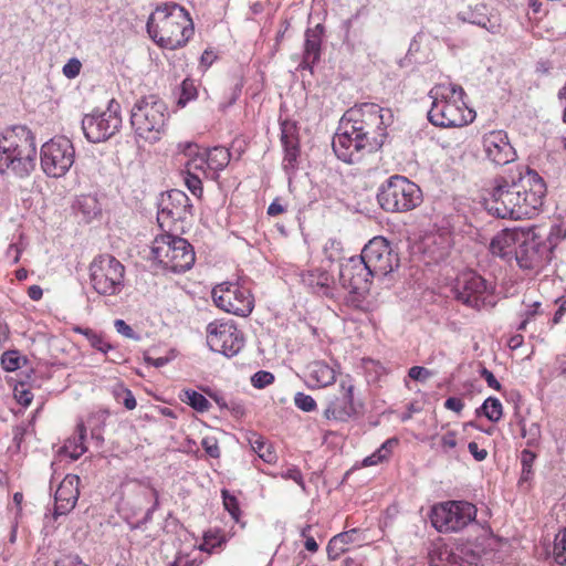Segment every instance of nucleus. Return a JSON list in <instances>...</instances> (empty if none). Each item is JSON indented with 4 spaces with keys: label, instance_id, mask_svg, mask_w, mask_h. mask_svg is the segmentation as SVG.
Segmentation results:
<instances>
[{
    "label": "nucleus",
    "instance_id": "nucleus-62",
    "mask_svg": "<svg viewBox=\"0 0 566 566\" xmlns=\"http://www.w3.org/2000/svg\"><path fill=\"white\" fill-rule=\"evenodd\" d=\"M480 375L482 378H484V380L486 381L489 387H491L492 389H495V390L501 389V384L497 381V379L495 378V376L493 375L492 371H490L486 368H482L480 371Z\"/></svg>",
    "mask_w": 566,
    "mask_h": 566
},
{
    "label": "nucleus",
    "instance_id": "nucleus-38",
    "mask_svg": "<svg viewBox=\"0 0 566 566\" xmlns=\"http://www.w3.org/2000/svg\"><path fill=\"white\" fill-rule=\"evenodd\" d=\"M481 408L484 416L492 422H497L502 418V403L497 398L489 397Z\"/></svg>",
    "mask_w": 566,
    "mask_h": 566
},
{
    "label": "nucleus",
    "instance_id": "nucleus-39",
    "mask_svg": "<svg viewBox=\"0 0 566 566\" xmlns=\"http://www.w3.org/2000/svg\"><path fill=\"white\" fill-rule=\"evenodd\" d=\"M78 208L88 220L101 213V207L96 198L92 196H83L78 200Z\"/></svg>",
    "mask_w": 566,
    "mask_h": 566
},
{
    "label": "nucleus",
    "instance_id": "nucleus-46",
    "mask_svg": "<svg viewBox=\"0 0 566 566\" xmlns=\"http://www.w3.org/2000/svg\"><path fill=\"white\" fill-rule=\"evenodd\" d=\"M294 403L300 410L304 412H312L317 408L315 399L312 396L306 395L304 392L295 394Z\"/></svg>",
    "mask_w": 566,
    "mask_h": 566
},
{
    "label": "nucleus",
    "instance_id": "nucleus-59",
    "mask_svg": "<svg viewBox=\"0 0 566 566\" xmlns=\"http://www.w3.org/2000/svg\"><path fill=\"white\" fill-rule=\"evenodd\" d=\"M442 449L448 452L457 447V434L453 431H449L443 434L440 439Z\"/></svg>",
    "mask_w": 566,
    "mask_h": 566
},
{
    "label": "nucleus",
    "instance_id": "nucleus-32",
    "mask_svg": "<svg viewBox=\"0 0 566 566\" xmlns=\"http://www.w3.org/2000/svg\"><path fill=\"white\" fill-rule=\"evenodd\" d=\"M398 443L397 438L387 439L374 453L361 461V467H374L388 461Z\"/></svg>",
    "mask_w": 566,
    "mask_h": 566
},
{
    "label": "nucleus",
    "instance_id": "nucleus-35",
    "mask_svg": "<svg viewBox=\"0 0 566 566\" xmlns=\"http://www.w3.org/2000/svg\"><path fill=\"white\" fill-rule=\"evenodd\" d=\"M353 533L355 531L337 534L328 542L327 554L331 559H336L346 551V545L352 541Z\"/></svg>",
    "mask_w": 566,
    "mask_h": 566
},
{
    "label": "nucleus",
    "instance_id": "nucleus-64",
    "mask_svg": "<svg viewBox=\"0 0 566 566\" xmlns=\"http://www.w3.org/2000/svg\"><path fill=\"white\" fill-rule=\"evenodd\" d=\"M468 449L476 461H483L488 457V451L480 449L476 442H470Z\"/></svg>",
    "mask_w": 566,
    "mask_h": 566
},
{
    "label": "nucleus",
    "instance_id": "nucleus-40",
    "mask_svg": "<svg viewBox=\"0 0 566 566\" xmlns=\"http://www.w3.org/2000/svg\"><path fill=\"white\" fill-rule=\"evenodd\" d=\"M554 559L559 565H566V528L558 532L555 536Z\"/></svg>",
    "mask_w": 566,
    "mask_h": 566
},
{
    "label": "nucleus",
    "instance_id": "nucleus-55",
    "mask_svg": "<svg viewBox=\"0 0 566 566\" xmlns=\"http://www.w3.org/2000/svg\"><path fill=\"white\" fill-rule=\"evenodd\" d=\"M535 460V453L525 449L521 453L522 473L527 475L532 472V465Z\"/></svg>",
    "mask_w": 566,
    "mask_h": 566
},
{
    "label": "nucleus",
    "instance_id": "nucleus-20",
    "mask_svg": "<svg viewBox=\"0 0 566 566\" xmlns=\"http://www.w3.org/2000/svg\"><path fill=\"white\" fill-rule=\"evenodd\" d=\"M354 384L352 379H342L339 382V395L328 398L324 410L327 420L345 422L357 413L354 402Z\"/></svg>",
    "mask_w": 566,
    "mask_h": 566
},
{
    "label": "nucleus",
    "instance_id": "nucleus-31",
    "mask_svg": "<svg viewBox=\"0 0 566 566\" xmlns=\"http://www.w3.org/2000/svg\"><path fill=\"white\" fill-rule=\"evenodd\" d=\"M138 497L137 504L140 507L144 503H151V506L147 509L142 523H148L153 518V514L159 507V494L158 491L150 485H139L136 492Z\"/></svg>",
    "mask_w": 566,
    "mask_h": 566
},
{
    "label": "nucleus",
    "instance_id": "nucleus-5",
    "mask_svg": "<svg viewBox=\"0 0 566 566\" xmlns=\"http://www.w3.org/2000/svg\"><path fill=\"white\" fill-rule=\"evenodd\" d=\"M463 95V88L457 84L433 86L429 92L432 99L428 112L430 123L439 127H462L473 122L475 113L465 106Z\"/></svg>",
    "mask_w": 566,
    "mask_h": 566
},
{
    "label": "nucleus",
    "instance_id": "nucleus-34",
    "mask_svg": "<svg viewBox=\"0 0 566 566\" xmlns=\"http://www.w3.org/2000/svg\"><path fill=\"white\" fill-rule=\"evenodd\" d=\"M252 450L266 463L276 461V453L271 444H269L261 436L253 434L250 439Z\"/></svg>",
    "mask_w": 566,
    "mask_h": 566
},
{
    "label": "nucleus",
    "instance_id": "nucleus-2",
    "mask_svg": "<svg viewBox=\"0 0 566 566\" xmlns=\"http://www.w3.org/2000/svg\"><path fill=\"white\" fill-rule=\"evenodd\" d=\"M546 186L534 170H527L517 181L493 180L484 197L486 210L497 218L514 220L532 218L543 205Z\"/></svg>",
    "mask_w": 566,
    "mask_h": 566
},
{
    "label": "nucleus",
    "instance_id": "nucleus-43",
    "mask_svg": "<svg viewBox=\"0 0 566 566\" xmlns=\"http://www.w3.org/2000/svg\"><path fill=\"white\" fill-rule=\"evenodd\" d=\"M21 359L18 350H7L1 356V365L6 371H14L21 367Z\"/></svg>",
    "mask_w": 566,
    "mask_h": 566
},
{
    "label": "nucleus",
    "instance_id": "nucleus-60",
    "mask_svg": "<svg viewBox=\"0 0 566 566\" xmlns=\"http://www.w3.org/2000/svg\"><path fill=\"white\" fill-rule=\"evenodd\" d=\"M55 566H88L77 555H67L55 563Z\"/></svg>",
    "mask_w": 566,
    "mask_h": 566
},
{
    "label": "nucleus",
    "instance_id": "nucleus-16",
    "mask_svg": "<svg viewBox=\"0 0 566 566\" xmlns=\"http://www.w3.org/2000/svg\"><path fill=\"white\" fill-rule=\"evenodd\" d=\"M214 304L222 311L245 317L253 307V296L250 291L238 283L223 282L212 290Z\"/></svg>",
    "mask_w": 566,
    "mask_h": 566
},
{
    "label": "nucleus",
    "instance_id": "nucleus-29",
    "mask_svg": "<svg viewBox=\"0 0 566 566\" xmlns=\"http://www.w3.org/2000/svg\"><path fill=\"white\" fill-rule=\"evenodd\" d=\"M86 428L83 422L76 426V436L70 438L64 443L62 451L72 460H77L82 454L87 451L85 446Z\"/></svg>",
    "mask_w": 566,
    "mask_h": 566
},
{
    "label": "nucleus",
    "instance_id": "nucleus-18",
    "mask_svg": "<svg viewBox=\"0 0 566 566\" xmlns=\"http://www.w3.org/2000/svg\"><path fill=\"white\" fill-rule=\"evenodd\" d=\"M552 259L551 245L542 241L532 231H525L524 237L515 250V260L521 269L538 272Z\"/></svg>",
    "mask_w": 566,
    "mask_h": 566
},
{
    "label": "nucleus",
    "instance_id": "nucleus-4",
    "mask_svg": "<svg viewBox=\"0 0 566 566\" xmlns=\"http://www.w3.org/2000/svg\"><path fill=\"white\" fill-rule=\"evenodd\" d=\"M36 147L32 132L22 125L12 126L0 134V172L10 171L28 177L35 168Z\"/></svg>",
    "mask_w": 566,
    "mask_h": 566
},
{
    "label": "nucleus",
    "instance_id": "nucleus-13",
    "mask_svg": "<svg viewBox=\"0 0 566 566\" xmlns=\"http://www.w3.org/2000/svg\"><path fill=\"white\" fill-rule=\"evenodd\" d=\"M494 289L492 281L485 280L476 272L469 271L458 277L455 285L457 298L473 308L494 306Z\"/></svg>",
    "mask_w": 566,
    "mask_h": 566
},
{
    "label": "nucleus",
    "instance_id": "nucleus-52",
    "mask_svg": "<svg viewBox=\"0 0 566 566\" xmlns=\"http://www.w3.org/2000/svg\"><path fill=\"white\" fill-rule=\"evenodd\" d=\"M201 447L206 451V453L211 458H219L220 457V448L218 444V441L213 437H206L201 440Z\"/></svg>",
    "mask_w": 566,
    "mask_h": 566
},
{
    "label": "nucleus",
    "instance_id": "nucleus-9",
    "mask_svg": "<svg viewBox=\"0 0 566 566\" xmlns=\"http://www.w3.org/2000/svg\"><path fill=\"white\" fill-rule=\"evenodd\" d=\"M380 207L389 212H403L418 207L422 200L420 188L403 176H391L377 195Z\"/></svg>",
    "mask_w": 566,
    "mask_h": 566
},
{
    "label": "nucleus",
    "instance_id": "nucleus-42",
    "mask_svg": "<svg viewBox=\"0 0 566 566\" xmlns=\"http://www.w3.org/2000/svg\"><path fill=\"white\" fill-rule=\"evenodd\" d=\"M542 304L541 302L534 301L525 306L524 312L522 313V321L517 326L518 331L526 329L527 324L535 318L536 315L542 314Z\"/></svg>",
    "mask_w": 566,
    "mask_h": 566
},
{
    "label": "nucleus",
    "instance_id": "nucleus-11",
    "mask_svg": "<svg viewBox=\"0 0 566 566\" xmlns=\"http://www.w3.org/2000/svg\"><path fill=\"white\" fill-rule=\"evenodd\" d=\"M476 518V507L467 501H447L432 506L430 521L440 533H457Z\"/></svg>",
    "mask_w": 566,
    "mask_h": 566
},
{
    "label": "nucleus",
    "instance_id": "nucleus-28",
    "mask_svg": "<svg viewBox=\"0 0 566 566\" xmlns=\"http://www.w3.org/2000/svg\"><path fill=\"white\" fill-rule=\"evenodd\" d=\"M459 18L464 22L495 32L496 25L494 23L488 24L490 22L489 9L484 3L468 6L467 9L459 12Z\"/></svg>",
    "mask_w": 566,
    "mask_h": 566
},
{
    "label": "nucleus",
    "instance_id": "nucleus-63",
    "mask_svg": "<svg viewBox=\"0 0 566 566\" xmlns=\"http://www.w3.org/2000/svg\"><path fill=\"white\" fill-rule=\"evenodd\" d=\"M444 407L448 410H452V411H454L457 413H460L463 410V408H464V403H463V401L460 398L449 397L444 401Z\"/></svg>",
    "mask_w": 566,
    "mask_h": 566
},
{
    "label": "nucleus",
    "instance_id": "nucleus-37",
    "mask_svg": "<svg viewBox=\"0 0 566 566\" xmlns=\"http://www.w3.org/2000/svg\"><path fill=\"white\" fill-rule=\"evenodd\" d=\"M184 397L182 400L199 412L207 411L210 408L209 400L196 390H184Z\"/></svg>",
    "mask_w": 566,
    "mask_h": 566
},
{
    "label": "nucleus",
    "instance_id": "nucleus-57",
    "mask_svg": "<svg viewBox=\"0 0 566 566\" xmlns=\"http://www.w3.org/2000/svg\"><path fill=\"white\" fill-rule=\"evenodd\" d=\"M81 67H82V64L77 59H71L63 66V74L67 78H74L80 74Z\"/></svg>",
    "mask_w": 566,
    "mask_h": 566
},
{
    "label": "nucleus",
    "instance_id": "nucleus-44",
    "mask_svg": "<svg viewBox=\"0 0 566 566\" xmlns=\"http://www.w3.org/2000/svg\"><path fill=\"white\" fill-rule=\"evenodd\" d=\"M197 97V87L192 80L186 78L181 83V93L178 99V105L185 106L188 102Z\"/></svg>",
    "mask_w": 566,
    "mask_h": 566
},
{
    "label": "nucleus",
    "instance_id": "nucleus-3",
    "mask_svg": "<svg viewBox=\"0 0 566 566\" xmlns=\"http://www.w3.org/2000/svg\"><path fill=\"white\" fill-rule=\"evenodd\" d=\"M147 32L159 46L176 50L192 36L193 23L184 7L175 2L164 3L148 18Z\"/></svg>",
    "mask_w": 566,
    "mask_h": 566
},
{
    "label": "nucleus",
    "instance_id": "nucleus-25",
    "mask_svg": "<svg viewBox=\"0 0 566 566\" xmlns=\"http://www.w3.org/2000/svg\"><path fill=\"white\" fill-rule=\"evenodd\" d=\"M420 249L428 262L438 263L444 260L451 249V238L448 232H434L426 234L420 243Z\"/></svg>",
    "mask_w": 566,
    "mask_h": 566
},
{
    "label": "nucleus",
    "instance_id": "nucleus-10",
    "mask_svg": "<svg viewBox=\"0 0 566 566\" xmlns=\"http://www.w3.org/2000/svg\"><path fill=\"white\" fill-rule=\"evenodd\" d=\"M90 283L103 296L118 295L125 286V266L111 254H101L90 264Z\"/></svg>",
    "mask_w": 566,
    "mask_h": 566
},
{
    "label": "nucleus",
    "instance_id": "nucleus-19",
    "mask_svg": "<svg viewBox=\"0 0 566 566\" xmlns=\"http://www.w3.org/2000/svg\"><path fill=\"white\" fill-rule=\"evenodd\" d=\"M375 277L361 255L345 259L339 265V282L349 293L365 294Z\"/></svg>",
    "mask_w": 566,
    "mask_h": 566
},
{
    "label": "nucleus",
    "instance_id": "nucleus-24",
    "mask_svg": "<svg viewBox=\"0 0 566 566\" xmlns=\"http://www.w3.org/2000/svg\"><path fill=\"white\" fill-rule=\"evenodd\" d=\"M525 230L518 228L500 231L490 242L491 253L503 259L515 256V250L520 245Z\"/></svg>",
    "mask_w": 566,
    "mask_h": 566
},
{
    "label": "nucleus",
    "instance_id": "nucleus-21",
    "mask_svg": "<svg viewBox=\"0 0 566 566\" xmlns=\"http://www.w3.org/2000/svg\"><path fill=\"white\" fill-rule=\"evenodd\" d=\"M485 157L494 165H506L515 159V150L503 130H493L483 136Z\"/></svg>",
    "mask_w": 566,
    "mask_h": 566
},
{
    "label": "nucleus",
    "instance_id": "nucleus-14",
    "mask_svg": "<svg viewBox=\"0 0 566 566\" xmlns=\"http://www.w3.org/2000/svg\"><path fill=\"white\" fill-rule=\"evenodd\" d=\"M122 126L120 105L111 99L103 112H93L82 119V129L91 143H101L115 135Z\"/></svg>",
    "mask_w": 566,
    "mask_h": 566
},
{
    "label": "nucleus",
    "instance_id": "nucleus-30",
    "mask_svg": "<svg viewBox=\"0 0 566 566\" xmlns=\"http://www.w3.org/2000/svg\"><path fill=\"white\" fill-rule=\"evenodd\" d=\"M205 153L208 158V170L211 172V178L216 179L218 177V172L229 165L231 154L224 147H213Z\"/></svg>",
    "mask_w": 566,
    "mask_h": 566
},
{
    "label": "nucleus",
    "instance_id": "nucleus-50",
    "mask_svg": "<svg viewBox=\"0 0 566 566\" xmlns=\"http://www.w3.org/2000/svg\"><path fill=\"white\" fill-rule=\"evenodd\" d=\"M342 244L337 240H328L324 247V254L331 261H337L340 259Z\"/></svg>",
    "mask_w": 566,
    "mask_h": 566
},
{
    "label": "nucleus",
    "instance_id": "nucleus-27",
    "mask_svg": "<svg viewBox=\"0 0 566 566\" xmlns=\"http://www.w3.org/2000/svg\"><path fill=\"white\" fill-rule=\"evenodd\" d=\"M324 28L322 24H317L314 28H310L305 31V43L302 67L312 69V66L319 60L322 35Z\"/></svg>",
    "mask_w": 566,
    "mask_h": 566
},
{
    "label": "nucleus",
    "instance_id": "nucleus-26",
    "mask_svg": "<svg viewBox=\"0 0 566 566\" xmlns=\"http://www.w3.org/2000/svg\"><path fill=\"white\" fill-rule=\"evenodd\" d=\"M304 381L308 388H323L334 384L336 370L323 360H314L304 369Z\"/></svg>",
    "mask_w": 566,
    "mask_h": 566
},
{
    "label": "nucleus",
    "instance_id": "nucleus-56",
    "mask_svg": "<svg viewBox=\"0 0 566 566\" xmlns=\"http://www.w3.org/2000/svg\"><path fill=\"white\" fill-rule=\"evenodd\" d=\"M520 427H521V434L523 438H526L527 434L531 436L530 440H528V444H531L532 442H534L537 437L539 436V427L537 423L533 422L531 423L530 428L526 429V423L524 420H521L520 421Z\"/></svg>",
    "mask_w": 566,
    "mask_h": 566
},
{
    "label": "nucleus",
    "instance_id": "nucleus-47",
    "mask_svg": "<svg viewBox=\"0 0 566 566\" xmlns=\"http://www.w3.org/2000/svg\"><path fill=\"white\" fill-rule=\"evenodd\" d=\"M566 239V221H560L552 226L549 235H548V245H551V251L553 247H555L559 241Z\"/></svg>",
    "mask_w": 566,
    "mask_h": 566
},
{
    "label": "nucleus",
    "instance_id": "nucleus-54",
    "mask_svg": "<svg viewBox=\"0 0 566 566\" xmlns=\"http://www.w3.org/2000/svg\"><path fill=\"white\" fill-rule=\"evenodd\" d=\"M114 327L116 332L127 338L138 340L139 336L133 331V328L124 321L116 319L114 322Z\"/></svg>",
    "mask_w": 566,
    "mask_h": 566
},
{
    "label": "nucleus",
    "instance_id": "nucleus-49",
    "mask_svg": "<svg viewBox=\"0 0 566 566\" xmlns=\"http://www.w3.org/2000/svg\"><path fill=\"white\" fill-rule=\"evenodd\" d=\"M274 381V375L266 370H259L251 377V382L255 388H264Z\"/></svg>",
    "mask_w": 566,
    "mask_h": 566
},
{
    "label": "nucleus",
    "instance_id": "nucleus-61",
    "mask_svg": "<svg viewBox=\"0 0 566 566\" xmlns=\"http://www.w3.org/2000/svg\"><path fill=\"white\" fill-rule=\"evenodd\" d=\"M311 526H306L302 530L301 535L305 538L304 546L311 553H316L318 549V544L316 543L313 536L307 535Z\"/></svg>",
    "mask_w": 566,
    "mask_h": 566
},
{
    "label": "nucleus",
    "instance_id": "nucleus-58",
    "mask_svg": "<svg viewBox=\"0 0 566 566\" xmlns=\"http://www.w3.org/2000/svg\"><path fill=\"white\" fill-rule=\"evenodd\" d=\"M281 475H282L283 479L293 480L302 489H305V484H304V481H303L302 473H301V471L297 468H295V467L289 468L286 471L282 472Z\"/></svg>",
    "mask_w": 566,
    "mask_h": 566
},
{
    "label": "nucleus",
    "instance_id": "nucleus-45",
    "mask_svg": "<svg viewBox=\"0 0 566 566\" xmlns=\"http://www.w3.org/2000/svg\"><path fill=\"white\" fill-rule=\"evenodd\" d=\"M185 185L189 189V191L200 198L202 195V181L199 174H196L193 171H190L187 169L186 176H185Z\"/></svg>",
    "mask_w": 566,
    "mask_h": 566
},
{
    "label": "nucleus",
    "instance_id": "nucleus-33",
    "mask_svg": "<svg viewBox=\"0 0 566 566\" xmlns=\"http://www.w3.org/2000/svg\"><path fill=\"white\" fill-rule=\"evenodd\" d=\"M76 333L82 334L87 339L88 344L96 350L108 354L114 349V346L105 338L101 333H97L91 328L76 327Z\"/></svg>",
    "mask_w": 566,
    "mask_h": 566
},
{
    "label": "nucleus",
    "instance_id": "nucleus-1",
    "mask_svg": "<svg viewBox=\"0 0 566 566\" xmlns=\"http://www.w3.org/2000/svg\"><path fill=\"white\" fill-rule=\"evenodd\" d=\"M392 117L389 108L374 103H363L346 111L332 140L337 158L355 164L378 150L385 143Z\"/></svg>",
    "mask_w": 566,
    "mask_h": 566
},
{
    "label": "nucleus",
    "instance_id": "nucleus-6",
    "mask_svg": "<svg viewBox=\"0 0 566 566\" xmlns=\"http://www.w3.org/2000/svg\"><path fill=\"white\" fill-rule=\"evenodd\" d=\"M167 119V105L155 95L137 101L130 111V125L135 137L148 144H155L161 139Z\"/></svg>",
    "mask_w": 566,
    "mask_h": 566
},
{
    "label": "nucleus",
    "instance_id": "nucleus-53",
    "mask_svg": "<svg viewBox=\"0 0 566 566\" xmlns=\"http://www.w3.org/2000/svg\"><path fill=\"white\" fill-rule=\"evenodd\" d=\"M408 376L416 381L424 382L432 376V371L421 366H413L409 369Z\"/></svg>",
    "mask_w": 566,
    "mask_h": 566
},
{
    "label": "nucleus",
    "instance_id": "nucleus-48",
    "mask_svg": "<svg viewBox=\"0 0 566 566\" xmlns=\"http://www.w3.org/2000/svg\"><path fill=\"white\" fill-rule=\"evenodd\" d=\"M222 500L224 509L230 513V515L239 521L240 517V507L237 497L230 494L227 490H222Z\"/></svg>",
    "mask_w": 566,
    "mask_h": 566
},
{
    "label": "nucleus",
    "instance_id": "nucleus-23",
    "mask_svg": "<svg viewBox=\"0 0 566 566\" xmlns=\"http://www.w3.org/2000/svg\"><path fill=\"white\" fill-rule=\"evenodd\" d=\"M281 142L284 148L282 167L289 176V179H291L297 168V159L300 156L298 139L295 135L294 124L285 122L281 125Z\"/></svg>",
    "mask_w": 566,
    "mask_h": 566
},
{
    "label": "nucleus",
    "instance_id": "nucleus-17",
    "mask_svg": "<svg viewBox=\"0 0 566 566\" xmlns=\"http://www.w3.org/2000/svg\"><path fill=\"white\" fill-rule=\"evenodd\" d=\"M207 345L212 352L232 357L242 349L244 338L231 321H213L207 326Z\"/></svg>",
    "mask_w": 566,
    "mask_h": 566
},
{
    "label": "nucleus",
    "instance_id": "nucleus-8",
    "mask_svg": "<svg viewBox=\"0 0 566 566\" xmlns=\"http://www.w3.org/2000/svg\"><path fill=\"white\" fill-rule=\"evenodd\" d=\"M491 538L482 537L452 548L443 543L434 544L429 553L431 566H479L492 551Z\"/></svg>",
    "mask_w": 566,
    "mask_h": 566
},
{
    "label": "nucleus",
    "instance_id": "nucleus-51",
    "mask_svg": "<svg viewBox=\"0 0 566 566\" xmlns=\"http://www.w3.org/2000/svg\"><path fill=\"white\" fill-rule=\"evenodd\" d=\"M14 397L21 406L28 407L32 402L33 394L21 384L20 386H15Z\"/></svg>",
    "mask_w": 566,
    "mask_h": 566
},
{
    "label": "nucleus",
    "instance_id": "nucleus-36",
    "mask_svg": "<svg viewBox=\"0 0 566 566\" xmlns=\"http://www.w3.org/2000/svg\"><path fill=\"white\" fill-rule=\"evenodd\" d=\"M226 542V537L219 530H210L203 534V542L199 549L206 553H212L216 548L221 547Z\"/></svg>",
    "mask_w": 566,
    "mask_h": 566
},
{
    "label": "nucleus",
    "instance_id": "nucleus-41",
    "mask_svg": "<svg viewBox=\"0 0 566 566\" xmlns=\"http://www.w3.org/2000/svg\"><path fill=\"white\" fill-rule=\"evenodd\" d=\"M186 168L196 174H201L205 177H211V172L208 170V158L206 153L196 155L188 160Z\"/></svg>",
    "mask_w": 566,
    "mask_h": 566
},
{
    "label": "nucleus",
    "instance_id": "nucleus-22",
    "mask_svg": "<svg viewBox=\"0 0 566 566\" xmlns=\"http://www.w3.org/2000/svg\"><path fill=\"white\" fill-rule=\"evenodd\" d=\"M78 484L80 478L74 474H67L62 480L54 495L55 515H65L75 507L80 495Z\"/></svg>",
    "mask_w": 566,
    "mask_h": 566
},
{
    "label": "nucleus",
    "instance_id": "nucleus-7",
    "mask_svg": "<svg viewBox=\"0 0 566 566\" xmlns=\"http://www.w3.org/2000/svg\"><path fill=\"white\" fill-rule=\"evenodd\" d=\"M150 258L175 273L190 270L196 260L193 248L186 239L168 233L155 238L150 247Z\"/></svg>",
    "mask_w": 566,
    "mask_h": 566
},
{
    "label": "nucleus",
    "instance_id": "nucleus-12",
    "mask_svg": "<svg viewBox=\"0 0 566 566\" xmlns=\"http://www.w3.org/2000/svg\"><path fill=\"white\" fill-rule=\"evenodd\" d=\"M74 160V146L66 137L52 138L41 147L40 163L48 177H63L71 169Z\"/></svg>",
    "mask_w": 566,
    "mask_h": 566
},
{
    "label": "nucleus",
    "instance_id": "nucleus-15",
    "mask_svg": "<svg viewBox=\"0 0 566 566\" xmlns=\"http://www.w3.org/2000/svg\"><path fill=\"white\" fill-rule=\"evenodd\" d=\"M360 255L375 277H382L399 266V256L384 237H375L363 249Z\"/></svg>",
    "mask_w": 566,
    "mask_h": 566
}]
</instances>
